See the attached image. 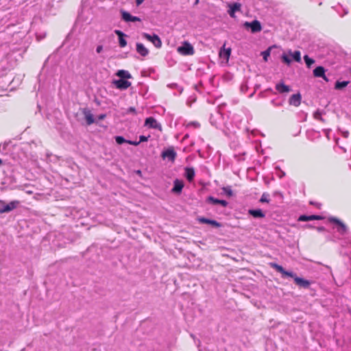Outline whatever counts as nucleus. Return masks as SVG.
Returning <instances> with one entry per match:
<instances>
[{"mask_svg":"<svg viewBox=\"0 0 351 351\" xmlns=\"http://www.w3.org/2000/svg\"><path fill=\"white\" fill-rule=\"evenodd\" d=\"M224 47H225V45L223 46V49H221V50L219 51V56L221 58L226 59L228 60L231 54V49L230 48L225 49Z\"/></svg>","mask_w":351,"mask_h":351,"instance_id":"nucleus-25","label":"nucleus"},{"mask_svg":"<svg viewBox=\"0 0 351 351\" xmlns=\"http://www.w3.org/2000/svg\"><path fill=\"white\" fill-rule=\"evenodd\" d=\"M276 194L280 195L281 197H282V194L279 192H275L274 195H276Z\"/></svg>","mask_w":351,"mask_h":351,"instance_id":"nucleus-57","label":"nucleus"},{"mask_svg":"<svg viewBox=\"0 0 351 351\" xmlns=\"http://www.w3.org/2000/svg\"><path fill=\"white\" fill-rule=\"evenodd\" d=\"M119 45L121 47H125L127 45V41L125 37L119 38Z\"/></svg>","mask_w":351,"mask_h":351,"instance_id":"nucleus-35","label":"nucleus"},{"mask_svg":"<svg viewBox=\"0 0 351 351\" xmlns=\"http://www.w3.org/2000/svg\"><path fill=\"white\" fill-rule=\"evenodd\" d=\"M289 53L292 57L293 60L296 62H301V53L300 51H295L292 52L291 50H289Z\"/></svg>","mask_w":351,"mask_h":351,"instance_id":"nucleus-26","label":"nucleus"},{"mask_svg":"<svg viewBox=\"0 0 351 351\" xmlns=\"http://www.w3.org/2000/svg\"><path fill=\"white\" fill-rule=\"evenodd\" d=\"M269 195L267 193H263L259 202L261 203H269Z\"/></svg>","mask_w":351,"mask_h":351,"instance_id":"nucleus-31","label":"nucleus"},{"mask_svg":"<svg viewBox=\"0 0 351 351\" xmlns=\"http://www.w3.org/2000/svg\"><path fill=\"white\" fill-rule=\"evenodd\" d=\"M136 173L138 176H141L142 175V172L141 170H137L136 171Z\"/></svg>","mask_w":351,"mask_h":351,"instance_id":"nucleus-53","label":"nucleus"},{"mask_svg":"<svg viewBox=\"0 0 351 351\" xmlns=\"http://www.w3.org/2000/svg\"><path fill=\"white\" fill-rule=\"evenodd\" d=\"M114 138H115V141H116V143H117L118 145H122V144H123V143H127V141H128V140H126V139H125L123 136H116L114 137Z\"/></svg>","mask_w":351,"mask_h":351,"instance_id":"nucleus-32","label":"nucleus"},{"mask_svg":"<svg viewBox=\"0 0 351 351\" xmlns=\"http://www.w3.org/2000/svg\"><path fill=\"white\" fill-rule=\"evenodd\" d=\"M276 270L282 274V278H285V277H290L293 276V271L285 270V268L280 265L276 267Z\"/></svg>","mask_w":351,"mask_h":351,"instance_id":"nucleus-24","label":"nucleus"},{"mask_svg":"<svg viewBox=\"0 0 351 351\" xmlns=\"http://www.w3.org/2000/svg\"><path fill=\"white\" fill-rule=\"evenodd\" d=\"M272 47H269L267 49L261 52V55L265 62L268 61V57L270 56V51Z\"/></svg>","mask_w":351,"mask_h":351,"instance_id":"nucleus-30","label":"nucleus"},{"mask_svg":"<svg viewBox=\"0 0 351 351\" xmlns=\"http://www.w3.org/2000/svg\"><path fill=\"white\" fill-rule=\"evenodd\" d=\"M177 153L175 152L173 147H172L162 151L161 153V157L163 159L168 158V160L171 162H174Z\"/></svg>","mask_w":351,"mask_h":351,"instance_id":"nucleus-8","label":"nucleus"},{"mask_svg":"<svg viewBox=\"0 0 351 351\" xmlns=\"http://www.w3.org/2000/svg\"><path fill=\"white\" fill-rule=\"evenodd\" d=\"M197 220L200 223L208 224V225H210L211 226H213L214 228H221L223 226L222 223H221L220 222H218L217 221H216L215 219L206 218L204 217H198L197 218Z\"/></svg>","mask_w":351,"mask_h":351,"instance_id":"nucleus-9","label":"nucleus"},{"mask_svg":"<svg viewBox=\"0 0 351 351\" xmlns=\"http://www.w3.org/2000/svg\"><path fill=\"white\" fill-rule=\"evenodd\" d=\"M304 60L307 68L310 69L311 66L315 63V60L312 58H310L308 55H305L304 57Z\"/></svg>","mask_w":351,"mask_h":351,"instance_id":"nucleus-28","label":"nucleus"},{"mask_svg":"<svg viewBox=\"0 0 351 351\" xmlns=\"http://www.w3.org/2000/svg\"><path fill=\"white\" fill-rule=\"evenodd\" d=\"M189 125H193L195 128H199L200 126V124L198 122L192 121L189 123Z\"/></svg>","mask_w":351,"mask_h":351,"instance_id":"nucleus-42","label":"nucleus"},{"mask_svg":"<svg viewBox=\"0 0 351 351\" xmlns=\"http://www.w3.org/2000/svg\"><path fill=\"white\" fill-rule=\"evenodd\" d=\"M285 176V173L280 170V175L279 176V177L281 178Z\"/></svg>","mask_w":351,"mask_h":351,"instance_id":"nucleus-50","label":"nucleus"},{"mask_svg":"<svg viewBox=\"0 0 351 351\" xmlns=\"http://www.w3.org/2000/svg\"><path fill=\"white\" fill-rule=\"evenodd\" d=\"M310 204H312V205H315L316 204H315V202H310Z\"/></svg>","mask_w":351,"mask_h":351,"instance_id":"nucleus-60","label":"nucleus"},{"mask_svg":"<svg viewBox=\"0 0 351 351\" xmlns=\"http://www.w3.org/2000/svg\"><path fill=\"white\" fill-rule=\"evenodd\" d=\"M241 3H233L229 5V10L228 11L229 15L234 18L235 17L234 13L241 10Z\"/></svg>","mask_w":351,"mask_h":351,"instance_id":"nucleus-20","label":"nucleus"},{"mask_svg":"<svg viewBox=\"0 0 351 351\" xmlns=\"http://www.w3.org/2000/svg\"><path fill=\"white\" fill-rule=\"evenodd\" d=\"M206 202L212 205L220 204L223 207H226L228 204V202L226 200L219 199L211 195L207 197Z\"/></svg>","mask_w":351,"mask_h":351,"instance_id":"nucleus-13","label":"nucleus"},{"mask_svg":"<svg viewBox=\"0 0 351 351\" xmlns=\"http://www.w3.org/2000/svg\"><path fill=\"white\" fill-rule=\"evenodd\" d=\"M149 137H150V136H149H149H144V135H141V136H139V141H138L139 143H142V142H146V141H148V138H149Z\"/></svg>","mask_w":351,"mask_h":351,"instance_id":"nucleus-39","label":"nucleus"},{"mask_svg":"<svg viewBox=\"0 0 351 351\" xmlns=\"http://www.w3.org/2000/svg\"><path fill=\"white\" fill-rule=\"evenodd\" d=\"M142 36L144 38L151 42L156 48H160L162 47V41L160 37L156 34H149L146 32H143Z\"/></svg>","mask_w":351,"mask_h":351,"instance_id":"nucleus-5","label":"nucleus"},{"mask_svg":"<svg viewBox=\"0 0 351 351\" xmlns=\"http://www.w3.org/2000/svg\"><path fill=\"white\" fill-rule=\"evenodd\" d=\"M275 88H276V90L279 93H281V94L289 93L290 91H291V87L288 85H286L283 82V81H281L280 82L276 84Z\"/></svg>","mask_w":351,"mask_h":351,"instance_id":"nucleus-17","label":"nucleus"},{"mask_svg":"<svg viewBox=\"0 0 351 351\" xmlns=\"http://www.w3.org/2000/svg\"><path fill=\"white\" fill-rule=\"evenodd\" d=\"M145 125L148 126L149 128L158 129L160 131L162 130L161 124L158 123L156 119L152 117L146 118L145 121Z\"/></svg>","mask_w":351,"mask_h":351,"instance_id":"nucleus-12","label":"nucleus"},{"mask_svg":"<svg viewBox=\"0 0 351 351\" xmlns=\"http://www.w3.org/2000/svg\"><path fill=\"white\" fill-rule=\"evenodd\" d=\"M302 96L300 93L292 95L289 99V105L298 107L300 105Z\"/></svg>","mask_w":351,"mask_h":351,"instance_id":"nucleus-15","label":"nucleus"},{"mask_svg":"<svg viewBox=\"0 0 351 351\" xmlns=\"http://www.w3.org/2000/svg\"><path fill=\"white\" fill-rule=\"evenodd\" d=\"M136 51L143 57H145L149 54V50L141 43H137L136 45Z\"/></svg>","mask_w":351,"mask_h":351,"instance_id":"nucleus-21","label":"nucleus"},{"mask_svg":"<svg viewBox=\"0 0 351 351\" xmlns=\"http://www.w3.org/2000/svg\"><path fill=\"white\" fill-rule=\"evenodd\" d=\"M3 164V160L0 159V166Z\"/></svg>","mask_w":351,"mask_h":351,"instance_id":"nucleus-61","label":"nucleus"},{"mask_svg":"<svg viewBox=\"0 0 351 351\" xmlns=\"http://www.w3.org/2000/svg\"><path fill=\"white\" fill-rule=\"evenodd\" d=\"M183 187L184 182L181 180L176 179L173 181V186L171 189V191L174 193L180 194L181 193Z\"/></svg>","mask_w":351,"mask_h":351,"instance_id":"nucleus-16","label":"nucleus"},{"mask_svg":"<svg viewBox=\"0 0 351 351\" xmlns=\"http://www.w3.org/2000/svg\"><path fill=\"white\" fill-rule=\"evenodd\" d=\"M322 112L317 110L315 112L313 117L315 119H317L322 122H325V119L322 118Z\"/></svg>","mask_w":351,"mask_h":351,"instance_id":"nucleus-33","label":"nucleus"},{"mask_svg":"<svg viewBox=\"0 0 351 351\" xmlns=\"http://www.w3.org/2000/svg\"><path fill=\"white\" fill-rule=\"evenodd\" d=\"M178 51L184 56H191L195 53L193 45L188 41H184L181 46L178 47Z\"/></svg>","mask_w":351,"mask_h":351,"instance_id":"nucleus-4","label":"nucleus"},{"mask_svg":"<svg viewBox=\"0 0 351 351\" xmlns=\"http://www.w3.org/2000/svg\"><path fill=\"white\" fill-rule=\"evenodd\" d=\"M112 84L119 90H126L131 86L130 82L123 79L114 80Z\"/></svg>","mask_w":351,"mask_h":351,"instance_id":"nucleus-11","label":"nucleus"},{"mask_svg":"<svg viewBox=\"0 0 351 351\" xmlns=\"http://www.w3.org/2000/svg\"><path fill=\"white\" fill-rule=\"evenodd\" d=\"M322 78H323L326 82H328L329 80L328 78L327 77V76L325 75V77H321Z\"/></svg>","mask_w":351,"mask_h":351,"instance_id":"nucleus-54","label":"nucleus"},{"mask_svg":"<svg viewBox=\"0 0 351 351\" xmlns=\"http://www.w3.org/2000/svg\"><path fill=\"white\" fill-rule=\"evenodd\" d=\"M261 87L260 84H256L254 86V90L256 91L258 89H259Z\"/></svg>","mask_w":351,"mask_h":351,"instance_id":"nucleus-49","label":"nucleus"},{"mask_svg":"<svg viewBox=\"0 0 351 351\" xmlns=\"http://www.w3.org/2000/svg\"><path fill=\"white\" fill-rule=\"evenodd\" d=\"M293 276H290L291 278H293L295 283L300 287L304 288V289H308L311 282L308 280L304 279L303 278L298 277L297 274L294 272H293Z\"/></svg>","mask_w":351,"mask_h":351,"instance_id":"nucleus-6","label":"nucleus"},{"mask_svg":"<svg viewBox=\"0 0 351 351\" xmlns=\"http://www.w3.org/2000/svg\"><path fill=\"white\" fill-rule=\"evenodd\" d=\"M349 82V81H337L335 85V88L337 90H341L343 88L346 87Z\"/></svg>","mask_w":351,"mask_h":351,"instance_id":"nucleus-27","label":"nucleus"},{"mask_svg":"<svg viewBox=\"0 0 351 351\" xmlns=\"http://www.w3.org/2000/svg\"><path fill=\"white\" fill-rule=\"evenodd\" d=\"M195 176V169L193 167H186L184 169V176L189 182H192Z\"/></svg>","mask_w":351,"mask_h":351,"instance_id":"nucleus-19","label":"nucleus"},{"mask_svg":"<svg viewBox=\"0 0 351 351\" xmlns=\"http://www.w3.org/2000/svg\"><path fill=\"white\" fill-rule=\"evenodd\" d=\"M255 93H256V91H255V90H254V92H253V93H252L249 95V97H250V98H252V97L254 96V95L255 94Z\"/></svg>","mask_w":351,"mask_h":351,"instance_id":"nucleus-55","label":"nucleus"},{"mask_svg":"<svg viewBox=\"0 0 351 351\" xmlns=\"http://www.w3.org/2000/svg\"><path fill=\"white\" fill-rule=\"evenodd\" d=\"M279 265L276 263H270V266L271 267H272L273 269H276V267L278 266Z\"/></svg>","mask_w":351,"mask_h":351,"instance_id":"nucleus-47","label":"nucleus"},{"mask_svg":"<svg viewBox=\"0 0 351 351\" xmlns=\"http://www.w3.org/2000/svg\"><path fill=\"white\" fill-rule=\"evenodd\" d=\"M114 33L118 36V38H121V37H126L127 36V35L125 33H123L122 31L119 30V29H115Z\"/></svg>","mask_w":351,"mask_h":351,"instance_id":"nucleus-36","label":"nucleus"},{"mask_svg":"<svg viewBox=\"0 0 351 351\" xmlns=\"http://www.w3.org/2000/svg\"><path fill=\"white\" fill-rule=\"evenodd\" d=\"M305 227H306V228H315L314 226H312V225H311V224H306V225L305 226Z\"/></svg>","mask_w":351,"mask_h":351,"instance_id":"nucleus-51","label":"nucleus"},{"mask_svg":"<svg viewBox=\"0 0 351 351\" xmlns=\"http://www.w3.org/2000/svg\"><path fill=\"white\" fill-rule=\"evenodd\" d=\"M316 229L319 232H325L326 230L324 226L317 227Z\"/></svg>","mask_w":351,"mask_h":351,"instance_id":"nucleus-44","label":"nucleus"},{"mask_svg":"<svg viewBox=\"0 0 351 351\" xmlns=\"http://www.w3.org/2000/svg\"><path fill=\"white\" fill-rule=\"evenodd\" d=\"M145 0H136V4L137 6L140 5Z\"/></svg>","mask_w":351,"mask_h":351,"instance_id":"nucleus-48","label":"nucleus"},{"mask_svg":"<svg viewBox=\"0 0 351 351\" xmlns=\"http://www.w3.org/2000/svg\"><path fill=\"white\" fill-rule=\"evenodd\" d=\"M324 219V217L323 216L317 215H301L298 217V221H312V220H322Z\"/></svg>","mask_w":351,"mask_h":351,"instance_id":"nucleus-14","label":"nucleus"},{"mask_svg":"<svg viewBox=\"0 0 351 351\" xmlns=\"http://www.w3.org/2000/svg\"><path fill=\"white\" fill-rule=\"evenodd\" d=\"M265 91V92H267V91H268V92L274 93V92H273V90H272V88H267Z\"/></svg>","mask_w":351,"mask_h":351,"instance_id":"nucleus-52","label":"nucleus"},{"mask_svg":"<svg viewBox=\"0 0 351 351\" xmlns=\"http://www.w3.org/2000/svg\"><path fill=\"white\" fill-rule=\"evenodd\" d=\"M120 13L121 19L126 23L141 21V19L139 17L132 16L129 12L126 10H121Z\"/></svg>","mask_w":351,"mask_h":351,"instance_id":"nucleus-7","label":"nucleus"},{"mask_svg":"<svg viewBox=\"0 0 351 351\" xmlns=\"http://www.w3.org/2000/svg\"><path fill=\"white\" fill-rule=\"evenodd\" d=\"M116 75L119 79L128 80L132 78L131 74L126 70L121 69L118 70L116 73Z\"/></svg>","mask_w":351,"mask_h":351,"instance_id":"nucleus-23","label":"nucleus"},{"mask_svg":"<svg viewBox=\"0 0 351 351\" xmlns=\"http://www.w3.org/2000/svg\"><path fill=\"white\" fill-rule=\"evenodd\" d=\"M281 59L284 63L287 64V65H290L291 60L285 53H282Z\"/></svg>","mask_w":351,"mask_h":351,"instance_id":"nucleus-34","label":"nucleus"},{"mask_svg":"<svg viewBox=\"0 0 351 351\" xmlns=\"http://www.w3.org/2000/svg\"><path fill=\"white\" fill-rule=\"evenodd\" d=\"M271 104L274 106L277 107V108L281 107V106H282V105H283V102H282V101L277 102L275 99H272V100L271 101Z\"/></svg>","mask_w":351,"mask_h":351,"instance_id":"nucleus-37","label":"nucleus"},{"mask_svg":"<svg viewBox=\"0 0 351 351\" xmlns=\"http://www.w3.org/2000/svg\"><path fill=\"white\" fill-rule=\"evenodd\" d=\"M103 51V46L102 45H98L96 48V52L97 53H100Z\"/></svg>","mask_w":351,"mask_h":351,"instance_id":"nucleus-43","label":"nucleus"},{"mask_svg":"<svg viewBox=\"0 0 351 351\" xmlns=\"http://www.w3.org/2000/svg\"><path fill=\"white\" fill-rule=\"evenodd\" d=\"M348 13V11L347 10H344V14H347Z\"/></svg>","mask_w":351,"mask_h":351,"instance_id":"nucleus-58","label":"nucleus"},{"mask_svg":"<svg viewBox=\"0 0 351 351\" xmlns=\"http://www.w3.org/2000/svg\"><path fill=\"white\" fill-rule=\"evenodd\" d=\"M328 220L330 223H334L337 226V231L341 234L344 235L348 231V226L339 219L335 217H329Z\"/></svg>","mask_w":351,"mask_h":351,"instance_id":"nucleus-2","label":"nucleus"},{"mask_svg":"<svg viewBox=\"0 0 351 351\" xmlns=\"http://www.w3.org/2000/svg\"><path fill=\"white\" fill-rule=\"evenodd\" d=\"M248 89V86L246 83H243L241 85L240 90L243 93H245Z\"/></svg>","mask_w":351,"mask_h":351,"instance_id":"nucleus-38","label":"nucleus"},{"mask_svg":"<svg viewBox=\"0 0 351 351\" xmlns=\"http://www.w3.org/2000/svg\"><path fill=\"white\" fill-rule=\"evenodd\" d=\"M265 90H264V91H261V92H260V93H258V97L259 98H263V97H265Z\"/></svg>","mask_w":351,"mask_h":351,"instance_id":"nucleus-46","label":"nucleus"},{"mask_svg":"<svg viewBox=\"0 0 351 351\" xmlns=\"http://www.w3.org/2000/svg\"><path fill=\"white\" fill-rule=\"evenodd\" d=\"M326 69L322 66L315 67L313 71V75L316 77H325Z\"/></svg>","mask_w":351,"mask_h":351,"instance_id":"nucleus-22","label":"nucleus"},{"mask_svg":"<svg viewBox=\"0 0 351 351\" xmlns=\"http://www.w3.org/2000/svg\"><path fill=\"white\" fill-rule=\"evenodd\" d=\"M127 143L129 145H134V146H137L140 144L138 141H131V140H128L127 141Z\"/></svg>","mask_w":351,"mask_h":351,"instance_id":"nucleus-41","label":"nucleus"},{"mask_svg":"<svg viewBox=\"0 0 351 351\" xmlns=\"http://www.w3.org/2000/svg\"><path fill=\"white\" fill-rule=\"evenodd\" d=\"M248 213L256 219H261L265 217V213L261 208L250 209Z\"/></svg>","mask_w":351,"mask_h":351,"instance_id":"nucleus-18","label":"nucleus"},{"mask_svg":"<svg viewBox=\"0 0 351 351\" xmlns=\"http://www.w3.org/2000/svg\"><path fill=\"white\" fill-rule=\"evenodd\" d=\"M191 337L195 339V336L193 334L191 335Z\"/></svg>","mask_w":351,"mask_h":351,"instance_id":"nucleus-62","label":"nucleus"},{"mask_svg":"<svg viewBox=\"0 0 351 351\" xmlns=\"http://www.w3.org/2000/svg\"><path fill=\"white\" fill-rule=\"evenodd\" d=\"M199 3V0H195V5H197Z\"/></svg>","mask_w":351,"mask_h":351,"instance_id":"nucleus-59","label":"nucleus"},{"mask_svg":"<svg viewBox=\"0 0 351 351\" xmlns=\"http://www.w3.org/2000/svg\"><path fill=\"white\" fill-rule=\"evenodd\" d=\"M243 27L247 30L250 29L252 34L258 33L262 30L261 22L256 19L251 22H245Z\"/></svg>","mask_w":351,"mask_h":351,"instance_id":"nucleus-3","label":"nucleus"},{"mask_svg":"<svg viewBox=\"0 0 351 351\" xmlns=\"http://www.w3.org/2000/svg\"><path fill=\"white\" fill-rule=\"evenodd\" d=\"M348 134H349L348 132H346L344 133V137H347L348 136Z\"/></svg>","mask_w":351,"mask_h":351,"instance_id":"nucleus-56","label":"nucleus"},{"mask_svg":"<svg viewBox=\"0 0 351 351\" xmlns=\"http://www.w3.org/2000/svg\"><path fill=\"white\" fill-rule=\"evenodd\" d=\"M80 110L84 116L87 125H90L93 123H95V119L94 118V116L91 113V111L89 108H81Z\"/></svg>","mask_w":351,"mask_h":351,"instance_id":"nucleus-10","label":"nucleus"},{"mask_svg":"<svg viewBox=\"0 0 351 351\" xmlns=\"http://www.w3.org/2000/svg\"><path fill=\"white\" fill-rule=\"evenodd\" d=\"M127 113L136 114V110L134 107H130L127 110Z\"/></svg>","mask_w":351,"mask_h":351,"instance_id":"nucleus-40","label":"nucleus"},{"mask_svg":"<svg viewBox=\"0 0 351 351\" xmlns=\"http://www.w3.org/2000/svg\"><path fill=\"white\" fill-rule=\"evenodd\" d=\"M21 202L19 200H13L6 204L5 201L0 199V214L8 213L19 207Z\"/></svg>","mask_w":351,"mask_h":351,"instance_id":"nucleus-1","label":"nucleus"},{"mask_svg":"<svg viewBox=\"0 0 351 351\" xmlns=\"http://www.w3.org/2000/svg\"><path fill=\"white\" fill-rule=\"evenodd\" d=\"M221 190L223 191V193L226 195L228 197H232L234 195L230 186H223L221 188Z\"/></svg>","mask_w":351,"mask_h":351,"instance_id":"nucleus-29","label":"nucleus"},{"mask_svg":"<svg viewBox=\"0 0 351 351\" xmlns=\"http://www.w3.org/2000/svg\"><path fill=\"white\" fill-rule=\"evenodd\" d=\"M106 117V114H101L98 115L97 119H98V120H103Z\"/></svg>","mask_w":351,"mask_h":351,"instance_id":"nucleus-45","label":"nucleus"}]
</instances>
